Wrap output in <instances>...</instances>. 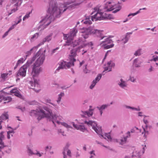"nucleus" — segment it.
I'll return each instance as SVG.
<instances>
[{"instance_id":"nucleus-5","label":"nucleus","mask_w":158,"mask_h":158,"mask_svg":"<svg viewBox=\"0 0 158 158\" xmlns=\"http://www.w3.org/2000/svg\"><path fill=\"white\" fill-rule=\"evenodd\" d=\"M53 108V107L52 106L49 105L40 107L39 111L41 112L42 116H39L38 119H41L44 117H46L48 119L52 117L54 119H55L56 118V115L53 114L52 112Z\"/></svg>"},{"instance_id":"nucleus-44","label":"nucleus","mask_w":158,"mask_h":158,"mask_svg":"<svg viewBox=\"0 0 158 158\" xmlns=\"http://www.w3.org/2000/svg\"><path fill=\"white\" fill-rule=\"evenodd\" d=\"M109 70V71H108V72H110V71H111V68H110V66L109 67V66H107L106 67H105L104 68V70L103 71L102 73H103L105 71H106L107 70Z\"/></svg>"},{"instance_id":"nucleus-20","label":"nucleus","mask_w":158,"mask_h":158,"mask_svg":"<svg viewBox=\"0 0 158 158\" xmlns=\"http://www.w3.org/2000/svg\"><path fill=\"white\" fill-rule=\"evenodd\" d=\"M120 82L118 83L120 87L122 88H124L125 87H127V84L126 81H123V79L121 78L120 80Z\"/></svg>"},{"instance_id":"nucleus-45","label":"nucleus","mask_w":158,"mask_h":158,"mask_svg":"<svg viewBox=\"0 0 158 158\" xmlns=\"http://www.w3.org/2000/svg\"><path fill=\"white\" fill-rule=\"evenodd\" d=\"M4 132L2 131L1 132L0 134V143L1 141L2 142H3V139L4 138V135H3Z\"/></svg>"},{"instance_id":"nucleus-27","label":"nucleus","mask_w":158,"mask_h":158,"mask_svg":"<svg viewBox=\"0 0 158 158\" xmlns=\"http://www.w3.org/2000/svg\"><path fill=\"white\" fill-rule=\"evenodd\" d=\"M77 32V30L76 28L74 27L73 28L72 31L70 32V35L71 36L73 37H74L76 35V34Z\"/></svg>"},{"instance_id":"nucleus-63","label":"nucleus","mask_w":158,"mask_h":158,"mask_svg":"<svg viewBox=\"0 0 158 158\" xmlns=\"http://www.w3.org/2000/svg\"><path fill=\"white\" fill-rule=\"evenodd\" d=\"M9 31L8 30L6 31L2 36V38H4L6 36H7L8 35Z\"/></svg>"},{"instance_id":"nucleus-13","label":"nucleus","mask_w":158,"mask_h":158,"mask_svg":"<svg viewBox=\"0 0 158 158\" xmlns=\"http://www.w3.org/2000/svg\"><path fill=\"white\" fill-rule=\"evenodd\" d=\"M30 114L31 116H35L36 117H37V119L38 120V121H39L40 120L39 119H38V118L39 117V116H42L41 112H40V111H39V109L38 110H31Z\"/></svg>"},{"instance_id":"nucleus-53","label":"nucleus","mask_w":158,"mask_h":158,"mask_svg":"<svg viewBox=\"0 0 158 158\" xmlns=\"http://www.w3.org/2000/svg\"><path fill=\"white\" fill-rule=\"evenodd\" d=\"M126 134L127 135L125 137H124L125 138H126V139L127 140V139L128 138H129L131 137L130 132V131H127L126 133Z\"/></svg>"},{"instance_id":"nucleus-35","label":"nucleus","mask_w":158,"mask_h":158,"mask_svg":"<svg viewBox=\"0 0 158 158\" xmlns=\"http://www.w3.org/2000/svg\"><path fill=\"white\" fill-rule=\"evenodd\" d=\"M102 75L101 74H99L95 78V79L93 81L97 83L102 77Z\"/></svg>"},{"instance_id":"nucleus-61","label":"nucleus","mask_w":158,"mask_h":158,"mask_svg":"<svg viewBox=\"0 0 158 158\" xmlns=\"http://www.w3.org/2000/svg\"><path fill=\"white\" fill-rule=\"evenodd\" d=\"M151 61H153L155 62L158 61V56H157L156 57H153V59L151 60Z\"/></svg>"},{"instance_id":"nucleus-19","label":"nucleus","mask_w":158,"mask_h":158,"mask_svg":"<svg viewBox=\"0 0 158 158\" xmlns=\"http://www.w3.org/2000/svg\"><path fill=\"white\" fill-rule=\"evenodd\" d=\"M105 40L104 41L100 43V45H106L109 44H111L113 42L112 40L110 39L109 38H107L105 39Z\"/></svg>"},{"instance_id":"nucleus-30","label":"nucleus","mask_w":158,"mask_h":158,"mask_svg":"<svg viewBox=\"0 0 158 158\" xmlns=\"http://www.w3.org/2000/svg\"><path fill=\"white\" fill-rule=\"evenodd\" d=\"M57 118V116H56V118L55 119H54L52 118L51 117L49 119V121H52L53 123L55 125V123H56L58 124H60L61 122H60L59 121H58L56 120Z\"/></svg>"},{"instance_id":"nucleus-33","label":"nucleus","mask_w":158,"mask_h":158,"mask_svg":"<svg viewBox=\"0 0 158 158\" xmlns=\"http://www.w3.org/2000/svg\"><path fill=\"white\" fill-rule=\"evenodd\" d=\"M104 17H105L104 20H106V19H114L113 16L111 14L105 15V16H104Z\"/></svg>"},{"instance_id":"nucleus-10","label":"nucleus","mask_w":158,"mask_h":158,"mask_svg":"<svg viewBox=\"0 0 158 158\" xmlns=\"http://www.w3.org/2000/svg\"><path fill=\"white\" fill-rule=\"evenodd\" d=\"M82 2H81L79 3H75L74 4L68 6L67 7H66L67 6L66 5H64V4H62V5H61V7L59 9H61L62 10H61V13H60L59 15V17L58 18H59L60 17V15L62 11V12H63L65 11L67 9L70 10L71 9L74 8H75V6L79 5L80 4H81L82 3Z\"/></svg>"},{"instance_id":"nucleus-12","label":"nucleus","mask_w":158,"mask_h":158,"mask_svg":"<svg viewBox=\"0 0 158 158\" xmlns=\"http://www.w3.org/2000/svg\"><path fill=\"white\" fill-rule=\"evenodd\" d=\"M72 124L73 127L76 129L77 130H80L81 131L84 132L85 131H87V128L85 127L84 125H77L74 124V122H72Z\"/></svg>"},{"instance_id":"nucleus-47","label":"nucleus","mask_w":158,"mask_h":158,"mask_svg":"<svg viewBox=\"0 0 158 158\" xmlns=\"http://www.w3.org/2000/svg\"><path fill=\"white\" fill-rule=\"evenodd\" d=\"M75 1V0H69L65 2L66 5H69L72 3H73Z\"/></svg>"},{"instance_id":"nucleus-3","label":"nucleus","mask_w":158,"mask_h":158,"mask_svg":"<svg viewBox=\"0 0 158 158\" xmlns=\"http://www.w3.org/2000/svg\"><path fill=\"white\" fill-rule=\"evenodd\" d=\"M83 48L82 46L78 47L77 48H73L70 51V61L69 62L61 60L59 63V66L56 70V71H59L61 69H66V67L69 68L71 66H74V62L76 61V59L75 58L77 56V53L80 51V50Z\"/></svg>"},{"instance_id":"nucleus-54","label":"nucleus","mask_w":158,"mask_h":158,"mask_svg":"<svg viewBox=\"0 0 158 158\" xmlns=\"http://www.w3.org/2000/svg\"><path fill=\"white\" fill-rule=\"evenodd\" d=\"M18 9H16L15 8H14L11 10V11L9 12H8V15H10L11 14H12L13 13L15 12L16 10H17Z\"/></svg>"},{"instance_id":"nucleus-34","label":"nucleus","mask_w":158,"mask_h":158,"mask_svg":"<svg viewBox=\"0 0 158 158\" xmlns=\"http://www.w3.org/2000/svg\"><path fill=\"white\" fill-rule=\"evenodd\" d=\"M127 141V140L126 139V138H125L124 137L123 138L121 139L120 140V141L118 142L120 144L122 145L123 144L126 143Z\"/></svg>"},{"instance_id":"nucleus-25","label":"nucleus","mask_w":158,"mask_h":158,"mask_svg":"<svg viewBox=\"0 0 158 158\" xmlns=\"http://www.w3.org/2000/svg\"><path fill=\"white\" fill-rule=\"evenodd\" d=\"M124 107L127 109H131L132 110H135L137 111H139L140 110V108L138 107V108L132 107L129 106H127V105H125L124 106Z\"/></svg>"},{"instance_id":"nucleus-7","label":"nucleus","mask_w":158,"mask_h":158,"mask_svg":"<svg viewBox=\"0 0 158 158\" xmlns=\"http://www.w3.org/2000/svg\"><path fill=\"white\" fill-rule=\"evenodd\" d=\"M84 123L87 124L89 127L91 126L92 128L98 134L100 135L102 138L106 139V138L104 137V135L102 134L101 127H99L97 126V124L95 122L92 121L89 118L88 120H85L84 121Z\"/></svg>"},{"instance_id":"nucleus-62","label":"nucleus","mask_w":158,"mask_h":158,"mask_svg":"<svg viewBox=\"0 0 158 158\" xmlns=\"http://www.w3.org/2000/svg\"><path fill=\"white\" fill-rule=\"evenodd\" d=\"M96 142L97 143H98V144H99L101 145L102 146L104 147L105 148H107V147L106 146H105V145H103V144L102 143L100 142L97 140L96 141Z\"/></svg>"},{"instance_id":"nucleus-18","label":"nucleus","mask_w":158,"mask_h":158,"mask_svg":"<svg viewBox=\"0 0 158 158\" xmlns=\"http://www.w3.org/2000/svg\"><path fill=\"white\" fill-rule=\"evenodd\" d=\"M27 152L29 156H31L34 154L37 155L39 156V157H41L42 156L41 153H40L39 152L36 151V152H33L32 150L29 147H27Z\"/></svg>"},{"instance_id":"nucleus-21","label":"nucleus","mask_w":158,"mask_h":158,"mask_svg":"<svg viewBox=\"0 0 158 158\" xmlns=\"http://www.w3.org/2000/svg\"><path fill=\"white\" fill-rule=\"evenodd\" d=\"M69 146L68 144H67L66 146L64 148V151L67 152V155L69 156V157H72V155L71 154V152L70 150L68 149Z\"/></svg>"},{"instance_id":"nucleus-64","label":"nucleus","mask_w":158,"mask_h":158,"mask_svg":"<svg viewBox=\"0 0 158 158\" xmlns=\"http://www.w3.org/2000/svg\"><path fill=\"white\" fill-rule=\"evenodd\" d=\"M143 112H139L138 113V116L139 117H142L143 116L142 114Z\"/></svg>"},{"instance_id":"nucleus-16","label":"nucleus","mask_w":158,"mask_h":158,"mask_svg":"<svg viewBox=\"0 0 158 158\" xmlns=\"http://www.w3.org/2000/svg\"><path fill=\"white\" fill-rule=\"evenodd\" d=\"M111 2H107L105 6H104V9L105 10H106V11H110L113 10L114 8H113V6L111 5Z\"/></svg>"},{"instance_id":"nucleus-29","label":"nucleus","mask_w":158,"mask_h":158,"mask_svg":"<svg viewBox=\"0 0 158 158\" xmlns=\"http://www.w3.org/2000/svg\"><path fill=\"white\" fill-rule=\"evenodd\" d=\"M114 45V44H112L110 45H101L102 47H103L104 49H108L109 48H112Z\"/></svg>"},{"instance_id":"nucleus-11","label":"nucleus","mask_w":158,"mask_h":158,"mask_svg":"<svg viewBox=\"0 0 158 158\" xmlns=\"http://www.w3.org/2000/svg\"><path fill=\"white\" fill-rule=\"evenodd\" d=\"M90 109L89 111H81V116L82 117H86V116H87L88 117H90L92 116L93 114V109H90V108L92 107V106H90Z\"/></svg>"},{"instance_id":"nucleus-49","label":"nucleus","mask_w":158,"mask_h":158,"mask_svg":"<svg viewBox=\"0 0 158 158\" xmlns=\"http://www.w3.org/2000/svg\"><path fill=\"white\" fill-rule=\"evenodd\" d=\"M22 16H20L19 17H18L16 18L17 19H18V21L17 22H15V24H16V25L18 24L19 23H20L21 21H22V19H21Z\"/></svg>"},{"instance_id":"nucleus-52","label":"nucleus","mask_w":158,"mask_h":158,"mask_svg":"<svg viewBox=\"0 0 158 158\" xmlns=\"http://www.w3.org/2000/svg\"><path fill=\"white\" fill-rule=\"evenodd\" d=\"M143 132L142 133V134H143V133H144L145 134H147V135H148L149 134L148 131H147L146 129L145 128L143 127Z\"/></svg>"},{"instance_id":"nucleus-60","label":"nucleus","mask_w":158,"mask_h":158,"mask_svg":"<svg viewBox=\"0 0 158 158\" xmlns=\"http://www.w3.org/2000/svg\"><path fill=\"white\" fill-rule=\"evenodd\" d=\"M16 25V24L15 23L14 24H13L12 26H11L9 28L8 31H10L11 30H12L13 29Z\"/></svg>"},{"instance_id":"nucleus-39","label":"nucleus","mask_w":158,"mask_h":158,"mask_svg":"<svg viewBox=\"0 0 158 158\" xmlns=\"http://www.w3.org/2000/svg\"><path fill=\"white\" fill-rule=\"evenodd\" d=\"M61 125H62L63 126H64V127L67 128H72V127L68 125L67 123H65L64 122H61Z\"/></svg>"},{"instance_id":"nucleus-8","label":"nucleus","mask_w":158,"mask_h":158,"mask_svg":"<svg viewBox=\"0 0 158 158\" xmlns=\"http://www.w3.org/2000/svg\"><path fill=\"white\" fill-rule=\"evenodd\" d=\"M94 11L92 13L91 15L93 14L95 12H97V13L92 16L91 20L93 21L105 19V17H104V15L103 12H101V10H99L97 7L94 8Z\"/></svg>"},{"instance_id":"nucleus-51","label":"nucleus","mask_w":158,"mask_h":158,"mask_svg":"<svg viewBox=\"0 0 158 158\" xmlns=\"http://www.w3.org/2000/svg\"><path fill=\"white\" fill-rule=\"evenodd\" d=\"M14 95L15 96L19 98H21L22 97V95L19 91L18 92L16 93Z\"/></svg>"},{"instance_id":"nucleus-6","label":"nucleus","mask_w":158,"mask_h":158,"mask_svg":"<svg viewBox=\"0 0 158 158\" xmlns=\"http://www.w3.org/2000/svg\"><path fill=\"white\" fill-rule=\"evenodd\" d=\"M40 53L41 52L40 51L38 52L31 60L27 61L26 64L21 67L18 72L17 74V76H20L22 77H25L26 75L27 67L29 66L34 62L36 58L40 56Z\"/></svg>"},{"instance_id":"nucleus-22","label":"nucleus","mask_w":158,"mask_h":158,"mask_svg":"<svg viewBox=\"0 0 158 158\" xmlns=\"http://www.w3.org/2000/svg\"><path fill=\"white\" fill-rule=\"evenodd\" d=\"M8 119V112H5L0 116V120H6Z\"/></svg>"},{"instance_id":"nucleus-32","label":"nucleus","mask_w":158,"mask_h":158,"mask_svg":"<svg viewBox=\"0 0 158 158\" xmlns=\"http://www.w3.org/2000/svg\"><path fill=\"white\" fill-rule=\"evenodd\" d=\"M142 49L139 48L135 52L134 54V55L135 56H139L142 54Z\"/></svg>"},{"instance_id":"nucleus-42","label":"nucleus","mask_w":158,"mask_h":158,"mask_svg":"<svg viewBox=\"0 0 158 158\" xmlns=\"http://www.w3.org/2000/svg\"><path fill=\"white\" fill-rule=\"evenodd\" d=\"M3 93L7 94H9V93L6 92L3 90H2V93L0 94V99H2V100H3V98L4 97Z\"/></svg>"},{"instance_id":"nucleus-38","label":"nucleus","mask_w":158,"mask_h":158,"mask_svg":"<svg viewBox=\"0 0 158 158\" xmlns=\"http://www.w3.org/2000/svg\"><path fill=\"white\" fill-rule=\"evenodd\" d=\"M129 39V37H128L127 36V35H126L125 38L122 39V40H121V41H122L123 43L125 44L126 43L128 40Z\"/></svg>"},{"instance_id":"nucleus-37","label":"nucleus","mask_w":158,"mask_h":158,"mask_svg":"<svg viewBox=\"0 0 158 158\" xmlns=\"http://www.w3.org/2000/svg\"><path fill=\"white\" fill-rule=\"evenodd\" d=\"M79 44V42L78 40H75L74 42H73L71 44V46L73 47H75Z\"/></svg>"},{"instance_id":"nucleus-56","label":"nucleus","mask_w":158,"mask_h":158,"mask_svg":"<svg viewBox=\"0 0 158 158\" xmlns=\"http://www.w3.org/2000/svg\"><path fill=\"white\" fill-rule=\"evenodd\" d=\"M59 47H57L56 48L53 49L52 51V54H53L57 52V51L59 49Z\"/></svg>"},{"instance_id":"nucleus-24","label":"nucleus","mask_w":158,"mask_h":158,"mask_svg":"<svg viewBox=\"0 0 158 158\" xmlns=\"http://www.w3.org/2000/svg\"><path fill=\"white\" fill-rule=\"evenodd\" d=\"M109 106L110 105L109 104H103L100 107L97 106V108L98 110H101L103 111L106 109L107 108V107Z\"/></svg>"},{"instance_id":"nucleus-17","label":"nucleus","mask_w":158,"mask_h":158,"mask_svg":"<svg viewBox=\"0 0 158 158\" xmlns=\"http://www.w3.org/2000/svg\"><path fill=\"white\" fill-rule=\"evenodd\" d=\"M92 16L87 17L85 19L81 20V22H83L84 24H86L87 25H90L92 23Z\"/></svg>"},{"instance_id":"nucleus-46","label":"nucleus","mask_w":158,"mask_h":158,"mask_svg":"<svg viewBox=\"0 0 158 158\" xmlns=\"http://www.w3.org/2000/svg\"><path fill=\"white\" fill-rule=\"evenodd\" d=\"M8 73H3L1 75V78L4 79H5L7 77Z\"/></svg>"},{"instance_id":"nucleus-31","label":"nucleus","mask_w":158,"mask_h":158,"mask_svg":"<svg viewBox=\"0 0 158 158\" xmlns=\"http://www.w3.org/2000/svg\"><path fill=\"white\" fill-rule=\"evenodd\" d=\"M64 94L63 92H61L60 94L58 95V97L57 100V102L59 104L61 101V98L62 97L64 96Z\"/></svg>"},{"instance_id":"nucleus-26","label":"nucleus","mask_w":158,"mask_h":158,"mask_svg":"<svg viewBox=\"0 0 158 158\" xmlns=\"http://www.w3.org/2000/svg\"><path fill=\"white\" fill-rule=\"evenodd\" d=\"M15 133L14 130H10L7 132V137L8 139H10V136L11 137L13 136V134Z\"/></svg>"},{"instance_id":"nucleus-2","label":"nucleus","mask_w":158,"mask_h":158,"mask_svg":"<svg viewBox=\"0 0 158 158\" xmlns=\"http://www.w3.org/2000/svg\"><path fill=\"white\" fill-rule=\"evenodd\" d=\"M56 2L54 0H51L48 9V14L43 18L40 23H43L44 26H48L53 21L55 18H58L61 13V9H58Z\"/></svg>"},{"instance_id":"nucleus-23","label":"nucleus","mask_w":158,"mask_h":158,"mask_svg":"<svg viewBox=\"0 0 158 158\" xmlns=\"http://www.w3.org/2000/svg\"><path fill=\"white\" fill-rule=\"evenodd\" d=\"M39 35V33H36L34 35L31 36L30 38V41L31 42H33L36 40Z\"/></svg>"},{"instance_id":"nucleus-4","label":"nucleus","mask_w":158,"mask_h":158,"mask_svg":"<svg viewBox=\"0 0 158 158\" xmlns=\"http://www.w3.org/2000/svg\"><path fill=\"white\" fill-rule=\"evenodd\" d=\"M102 31L93 29L91 27H83L81 31V35L84 39H86L88 37L89 35L92 34L95 36L101 37L100 39L101 40L106 37V36L103 35L102 33Z\"/></svg>"},{"instance_id":"nucleus-28","label":"nucleus","mask_w":158,"mask_h":158,"mask_svg":"<svg viewBox=\"0 0 158 158\" xmlns=\"http://www.w3.org/2000/svg\"><path fill=\"white\" fill-rule=\"evenodd\" d=\"M3 100L5 101H6L4 102V103L5 104L6 103H8L11 101L12 98L10 97H4L3 98Z\"/></svg>"},{"instance_id":"nucleus-48","label":"nucleus","mask_w":158,"mask_h":158,"mask_svg":"<svg viewBox=\"0 0 158 158\" xmlns=\"http://www.w3.org/2000/svg\"><path fill=\"white\" fill-rule=\"evenodd\" d=\"M31 12H29L26 15L23 17V20L24 21L26 19H27L30 16L29 15L31 14Z\"/></svg>"},{"instance_id":"nucleus-57","label":"nucleus","mask_w":158,"mask_h":158,"mask_svg":"<svg viewBox=\"0 0 158 158\" xmlns=\"http://www.w3.org/2000/svg\"><path fill=\"white\" fill-rule=\"evenodd\" d=\"M52 148V147L51 146H46L45 148V150L46 151V152H47L48 151V150H49L50 151L51 149V148Z\"/></svg>"},{"instance_id":"nucleus-9","label":"nucleus","mask_w":158,"mask_h":158,"mask_svg":"<svg viewBox=\"0 0 158 158\" xmlns=\"http://www.w3.org/2000/svg\"><path fill=\"white\" fill-rule=\"evenodd\" d=\"M11 151V148L7 146L4 145L3 142L0 143V157L3 156L4 152L10 153Z\"/></svg>"},{"instance_id":"nucleus-50","label":"nucleus","mask_w":158,"mask_h":158,"mask_svg":"<svg viewBox=\"0 0 158 158\" xmlns=\"http://www.w3.org/2000/svg\"><path fill=\"white\" fill-rule=\"evenodd\" d=\"M25 59L24 60V58H21L19 60H18V63H19V64L23 63Z\"/></svg>"},{"instance_id":"nucleus-58","label":"nucleus","mask_w":158,"mask_h":158,"mask_svg":"<svg viewBox=\"0 0 158 158\" xmlns=\"http://www.w3.org/2000/svg\"><path fill=\"white\" fill-rule=\"evenodd\" d=\"M37 48V47H34L32 48H31L29 51L27 52V54L29 55V54H31V51H32L33 50H36Z\"/></svg>"},{"instance_id":"nucleus-36","label":"nucleus","mask_w":158,"mask_h":158,"mask_svg":"<svg viewBox=\"0 0 158 158\" xmlns=\"http://www.w3.org/2000/svg\"><path fill=\"white\" fill-rule=\"evenodd\" d=\"M22 1V0H12L13 3H16L15 5L17 6L20 5Z\"/></svg>"},{"instance_id":"nucleus-15","label":"nucleus","mask_w":158,"mask_h":158,"mask_svg":"<svg viewBox=\"0 0 158 158\" xmlns=\"http://www.w3.org/2000/svg\"><path fill=\"white\" fill-rule=\"evenodd\" d=\"M52 34L51 33L48 35L46 36L43 39L42 41L38 45L40 46L41 45L43 44L44 43L46 42H49L52 39Z\"/></svg>"},{"instance_id":"nucleus-14","label":"nucleus","mask_w":158,"mask_h":158,"mask_svg":"<svg viewBox=\"0 0 158 158\" xmlns=\"http://www.w3.org/2000/svg\"><path fill=\"white\" fill-rule=\"evenodd\" d=\"M143 63V61L140 58L135 59L133 61V64L136 68H139L141 67L140 65Z\"/></svg>"},{"instance_id":"nucleus-55","label":"nucleus","mask_w":158,"mask_h":158,"mask_svg":"<svg viewBox=\"0 0 158 158\" xmlns=\"http://www.w3.org/2000/svg\"><path fill=\"white\" fill-rule=\"evenodd\" d=\"M16 108L17 109L20 110L22 111V112H23L25 110V107H22L20 106H18Z\"/></svg>"},{"instance_id":"nucleus-59","label":"nucleus","mask_w":158,"mask_h":158,"mask_svg":"<svg viewBox=\"0 0 158 158\" xmlns=\"http://www.w3.org/2000/svg\"><path fill=\"white\" fill-rule=\"evenodd\" d=\"M136 79L134 77H130V78L129 80H130L131 82H136Z\"/></svg>"},{"instance_id":"nucleus-43","label":"nucleus","mask_w":158,"mask_h":158,"mask_svg":"<svg viewBox=\"0 0 158 158\" xmlns=\"http://www.w3.org/2000/svg\"><path fill=\"white\" fill-rule=\"evenodd\" d=\"M97 83L94 81H93L92 82L91 85L89 87L91 89H92L95 86V85H96Z\"/></svg>"},{"instance_id":"nucleus-1","label":"nucleus","mask_w":158,"mask_h":158,"mask_svg":"<svg viewBox=\"0 0 158 158\" xmlns=\"http://www.w3.org/2000/svg\"><path fill=\"white\" fill-rule=\"evenodd\" d=\"M45 59V55L42 53L33 65L32 73L34 74L33 75V79L29 82V87L35 91H38L37 88L39 87V85L37 80L35 79V77L42 71L41 68L40 67L43 64Z\"/></svg>"},{"instance_id":"nucleus-40","label":"nucleus","mask_w":158,"mask_h":158,"mask_svg":"<svg viewBox=\"0 0 158 158\" xmlns=\"http://www.w3.org/2000/svg\"><path fill=\"white\" fill-rule=\"evenodd\" d=\"M118 6L117 8H116L115 10L113 11V13H115L117 12L121 8V6H120L119 5H118Z\"/></svg>"},{"instance_id":"nucleus-41","label":"nucleus","mask_w":158,"mask_h":158,"mask_svg":"<svg viewBox=\"0 0 158 158\" xmlns=\"http://www.w3.org/2000/svg\"><path fill=\"white\" fill-rule=\"evenodd\" d=\"M19 91L17 88H15L10 90V93L12 94H15L16 93L18 92Z\"/></svg>"}]
</instances>
